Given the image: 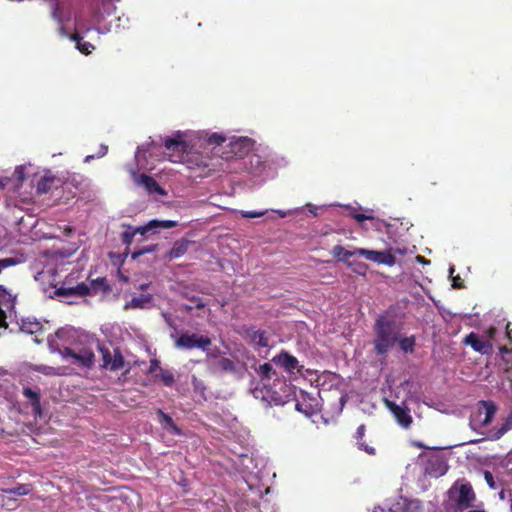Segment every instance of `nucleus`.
<instances>
[{
    "label": "nucleus",
    "mask_w": 512,
    "mask_h": 512,
    "mask_svg": "<svg viewBox=\"0 0 512 512\" xmlns=\"http://www.w3.org/2000/svg\"><path fill=\"white\" fill-rule=\"evenodd\" d=\"M484 476H485V480L487 481V483H488L491 487H493V485H494V480H493V476H492V474H491L489 471H486V472H485V474H484Z\"/></svg>",
    "instance_id": "a19ab883"
},
{
    "label": "nucleus",
    "mask_w": 512,
    "mask_h": 512,
    "mask_svg": "<svg viewBox=\"0 0 512 512\" xmlns=\"http://www.w3.org/2000/svg\"><path fill=\"white\" fill-rule=\"evenodd\" d=\"M155 377L160 378L166 386H172L174 383V375L168 370L160 369V372Z\"/></svg>",
    "instance_id": "72a5a7b5"
},
{
    "label": "nucleus",
    "mask_w": 512,
    "mask_h": 512,
    "mask_svg": "<svg viewBox=\"0 0 512 512\" xmlns=\"http://www.w3.org/2000/svg\"><path fill=\"white\" fill-rule=\"evenodd\" d=\"M399 348L404 353H413L414 347L416 345V338L414 335L408 337L399 336V340L397 341Z\"/></svg>",
    "instance_id": "b1692460"
},
{
    "label": "nucleus",
    "mask_w": 512,
    "mask_h": 512,
    "mask_svg": "<svg viewBox=\"0 0 512 512\" xmlns=\"http://www.w3.org/2000/svg\"><path fill=\"white\" fill-rule=\"evenodd\" d=\"M177 225V222L171 220H151L145 226H141L138 228H132L128 226L127 230L124 231L121 235L122 242L126 245H130L133 242V238L136 234L144 235L148 231H158L160 229H170Z\"/></svg>",
    "instance_id": "39448f33"
},
{
    "label": "nucleus",
    "mask_w": 512,
    "mask_h": 512,
    "mask_svg": "<svg viewBox=\"0 0 512 512\" xmlns=\"http://www.w3.org/2000/svg\"><path fill=\"white\" fill-rule=\"evenodd\" d=\"M188 134L177 131L173 137H167L164 140V146L167 150L166 157L173 163H179L184 160V154L190 152L194 148L192 139L187 140Z\"/></svg>",
    "instance_id": "7ed1b4c3"
},
{
    "label": "nucleus",
    "mask_w": 512,
    "mask_h": 512,
    "mask_svg": "<svg viewBox=\"0 0 512 512\" xmlns=\"http://www.w3.org/2000/svg\"><path fill=\"white\" fill-rule=\"evenodd\" d=\"M5 318V313L3 312V310L0 309V327L5 324Z\"/></svg>",
    "instance_id": "37998d69"
},
{
    "label": "nucleus",
    "mask_w": 512,
    "mask_h": 512,
    "mask_svg": "<svg viewBox=\"0 0 512 512\" xmlns=\"http://www.w3.org/2000/svg\"><path fill=\"white\" fill-rule=\"evenodd\" d=\"M198 138L199 141H205L207 142L208 144H215V145H219L222 141H224V138L221 136V135H218L216 133L208 136L207 133H197L195 134Z\"/></svg>",
    "instance_id": "cd10ccee"
},
{
    "label": "nucleus",
    "mask_w": 512,
    "mask_h": 512,
    "mask_svg": "<svg viewBox=\"0 0 512 512\" xmlns=\"http://www.w3.org/2000/svg\"><path fill=\"white\" fill-rule=\"evenodd\" d=\"M202 306H203V304H201V303L197 304V307H202Z\"/></svg>",
    "instance_id": "864d4df0"
},
{
    "label": "nucleus",
    "mask_w": 512,
    "mask_h": 512,
    "mask_svg": "<svg viewBox=\"0 0 512 512\" xmlns=\"http://www.w3.org/2000/svg\"><path fill=\"white\" fill-rule=\"evenodd\" d=\"M51 15L59 23V34L62 37H69L71 34L67 31L66 24L71 20L72 15L70 12L64 13L58 4L52 0L51 2Z\"/></svg>",
    "instance_id": "2eb2a0df"
},
{
    "label": "nucleus",
    "mask_w": 512,
    "mask_h": 512,
    "mask_svg": "<svg viewBox=\"0 0 512 512\" xmlns=\"http://www.w3.org/2000/svg\"><path fill=\"white\" fill-rule=\"evenodd\" d=\"M450 498L455 502L456 510L463 511L473 505L476 495L470 483L456 482L449 490Z\"/></svg>",
    "instance_id": "20e7f679"
},
{
    "label": "nucleus",
    "mask_w": 512,
    "mask_h": 512,
    "mask_svg": "<svg viewBox=\"0 0 512 512\" xmlns=\"http://www.w3.org/2000/svg\"><path fill=\"white\" fill-rule=\"evenodd\" d=\"M132 178L138 186L143 187L149 194H166L163 188H161L160 185L152 177L146 174L139 175L135 171H132Z\"/></svg>",
    "instance_id": "4468645a"
},
{
    "label": "nucleus",
    "mask_w": 512,
    "mask_h": 512,
    "mask_svg": "<svg viewBox=\"0 0 512 512\" xmlns=\"http://www.w3.org/2000/svg\"><path fill=\"white\" fill-rule=\"evenodd\" d=\"M31 491H32V486L30 484H19L16 487L3 490V492L6 494H14L17 496L27 495Z\"/></svg>",
    "instance_id": "bb28decb"
},
{
    "label": "nucleus",
    "mask_w": 512,
    "mask_h": 512,
    "mask_svg": "<svg viewBox=\"0 0 512 512\" xmlns=\"http://www.w3.org/2000/svg\"><path fill=\"white\" fill-rule=\"evenodd\" d=\"M265 213H266V211H261V212L248 211V212H243L242 215L245 218H258V217L263 216Z\"/></svg>",
    "instance_id": "4c0bfd02"
},
{
    "label": "nucleus",
    "mask_w": 512,
    "mask_h": 512,
    "mask_svg": "<svg viewBox=\"0 0 512 512\" xmlns=\"http://www.w3.org/2000/svg\"><path fill=\"white\" fill-rule=\"evenodd\" d=\"M509 429L508 424H504L496 433V438H500Z\"/></svg>",
    "instance_id": "ea45409f"
},
{
    "label": "nucleus",
    "mask_w": 512,
    "mask_h": 512,
    "mask_svg": "<svg viewBox=\"0 0 512 512\" xmlns=\"http://www.w3.org/2000/svg\"><path fill=\"white\" fill-rule=\"evenodd\" d=\"M160 369L162 368L159 365V361L156 359L151 360L149 373L156 375L160 372Z\"/></svg>",
    "instance_id": "c9c22d12"
},
{
    "label": "nucleus",
    "mask_w": 512,
    "mask_h": 512,
    "mask_svg": "<svg viewBox=\"0 0 512 512\" xmlns=\"http://www.w3.org/2000/svg\"><path fill=\"white\" fill-rule=\"evenodd\" d=\"M365 432H366V426L364 424H361L357 430H356V433L354 435L355 439H356V444H357V447L366 452L368 455H375L376 454V449L371 446V445H368L366 444L364 441H363V437L365 435Z\"/></svg>",
    "instance_id": "a211bd4d"
},
{
    "label": "nucleus",
    "mask_w": 512,
    "mask_h": 512,
    "mask_svg": "<svg viewBox=\"0 0 512 512\" xmlns=\"http://www.w3.org/2000/svg\"><path fill=\"white\" fill-rule=\"evenodd\" d=\"M481 403L485 408V418L483 420V424L487 425L492 421V418L496 412V408L491 402L482 401Z\"/></svg>",
    "instance_id": "c756f323"
},
{
    "label": "nucleus",
    "mask_w": 512,
    "mask_h": 512,
    "mask_svg": "<svg viewBox=\"0 0 512 512\" xmlns=\"http://www.w3.org/2000/svg\"><path fill=\"white\" fill-rule=\"evenodd\" d=\"M225 367H226V372L227 371L235 372V373H237L240 376H242L243 373L246 372V367H245V365L243 363L235 364V363H233L229 359H226Z\"/></svg>",
    "instance_id": "473e14b6"
},
{
    "label": "nucleus",
    "mask_w": 512,
    "mask_h": 512,
    "mask_svg": "<svg viewBox=\"0 0 512 512\" xmlns=\"http://www.w3.org/2000/svg\"><path fill=\"white\" fill-rule=\"evenodd\" d=\"M155 249H156V245L144 246V247L138 249L137 251L133 252L132 258L136 259L137 257H139L141 255H144V254L151 253V252L155 251Z\"/></svg>",
    "instance_id": "f704fd0d"
},
{
    "label": "nucleus",
    "mask_w": 512,
    "mask_h": 512,
    "mask_svg": "<svg viewBox=\"0 0 512 512\" xmlns=\"http://www.w3.org/2000/svg\"><path fill=\"white\" fill-rule=\"evenodd\" d=\"M42 324L37 319L25 318L22 319L20 329L28 334H35L42 330Z\"/></svg>",
    "instance_id": "aec40b11"
},
{
    "label": "nucleus",
    "mask_w": 512,
    "mask_h": 512,
    "mask_svg": "<svg viewBox=\"0 0 512 512\" xmlns=\"http://www.w3.org/2000/svg\"><path fill=\"white\" fill-rule=\"evenodd\" d=\"M227 140H229V142L226 145V156L230 154L232 157L242 159L254 149L255 141L247 136H232L226 138V141ZM227 160L228 158L226 157V161Z\"/></svg>",
    "instance_id": "0eeeda50"
},
{
    "label": "nucleus",
    "mask_w": 512,
    "mask_h": 512,
    "mask_svg": "<svg viewBox=\"0 0 512 512\" xmlns=\"http://www.w3.org/2000/svg\"><path fill=\"white\" fill-rule=\"evenodd\" d=\"M153 300L151 294H141L133 296L132 299L125 303L124 309H145L148 308Z\"/></svg>",
    "instance_id": "f3484780"
},
{
    "label": "nucleus",
    "mask_w": 512,
    "mask_h": 512,
    "mask_svg": "<svg viewBox=\"0 0 512 512\" xmlns=\"http://www.w3.org/2000/svg\"><path fill=\"white\" fill-rule=\"evenodd\" d=\"M468 512H484L482 510H471V511H468Z\"/></svg>",
    "instance_id": "603ef678"
},
{
    "label": "nucleus",
    "mask_w": 512,
    "mask_h": 512,
    "mask_svg": "<svg viewBox=\"0 0 512 512\" xmlns=\"http://www.w3.org/2000/svg\"><path fill=\"white\" fill-rule=\"evenodd\" d=\"M188 250L187 241H178L174 244L172 249L167 253L166 258L169 260L177 259L183 256Z\"/></svg>",
    "instance_id": "5701e85b"
},
{
    "label": "nucleus",
    "mask_w": 512,
    "mask_h": 512,
    "mask_svg": "<svg viewBox=\"0 0 512 512\" xmlns=\"http://www.w3.org/2000/svg\"><path fill=\"white\" fill-rule=\"evenodd\" d=\"M210 344V339L196 333H184L176 341V347L181 349H205Z\"/></svg>",
    "instance_id": "1a4fd4ad"
},
{
    "label": "nucleus",
    "mask_w": 512,
    "mask_h": 512,
    "mask_svg": "<svg viewBox=\"0 0 512 512\" xmlns=\"http://www.w3.org/2000/svg\"><path fill=\"white\" fill-rule=\"evenodd\" d=\"M358 255L365 257L367 260L378 264H385L387 266H393L396 263L394 253L403 252L398 248H390L386 251H373L365 248H357Z\"/></svg>",
    "instance_id": "6e6552de"
},
{
    "label": "nucleus",
    "mask_w": 512,
    "mask_h": 512,
    "mask_svg": "<svg viewBox=\"0 0 512 512\" xmlns=\"http://www.w3.org/2000/svg\"><path fill=\"white\" fill-rule=\"evenodd\" d=\"M272 362L281 366L289 373H293L295 370L301 372L302 366H299L297 358L285 350H281L277 355H275Z\"/></svg>",
    "instance_id": "ddd939ff"
},
{
    "label": "nucleus",
    "mask_w": 512,
    "mask_h": 512,
    "mask_svg": "<svg viewBox=\"0 0 512 512\" xmlns=\"http://www.w3.org/2000/svg\"><path fill=\"white\" fill-rule=\"evenodd\" d=\"M79 25H80V19L78 16H75L74 29L76 30V32L71 34L68 38L70 40L76 42V48L81 53L88 55L95 49V47L90 42L82 41V38L79 36V34L77 32Z\"/></svg>",
    "instance_id": "dca6fc26"
},
{
    "label": "nucleus",
    "mask_w": 512,
    "mask_h": 512,
    "mask_svg": "<svg viewBox=\"0 0 512 512\" xmlns=\"http://www.w3.org/2000/svg\"><path fill=\"white\" fill-rule=\"evenodd\" d=\"M108 151V147L106 145H101L100 151L98 153V157L104 156Z\"/></svg>",
    "instance_id": "79ce46f5"
},
{
    "label": "nucleus",
    "mask_w": 512,
    "mask_h": 512,
    "mask_svg": "<svg viewBox=\"0 0 512 512\" xmlns=\"http://www.w3.org/2000/svg\"><path fill=\"white\" fill-rule=\"evenodd\" d=\"M34 370L46 376H63L67 375V368L65 367H52L48 365H36Z\"/></svg>",
    "instance_id": "4be33fe9"
},
{
    "label": "nucleus",
    "mask_w": 512,
    "mask_h": 512,
    "mask_svg": "<svg viewBox=\"0 0 512 512\" xmlns=\"http://www.w3.org/2000/svg\"><path fill=\"white\" fill-rule=\"evenodd\" d=\"M23 395L30 401L34 409L40 408V390L24 387Z\"/></svg>",
    "instance_id": "393cba45"
},
{
    "label": "nucleus",
    "mask_w": 512,
    "mask_h": 512,
    "mask_svg": "<svg viewBox=\"0 0 512 512\" xmlns=\"http://www.w3.org/2000/svg\"><path fill=\"white\" fill-rule=\"evenodd\" d=\"M448 470V466L444 458L438 454H430L426 456L425 472L432 477L443 476Z\"/></svg>",
    "instance_id": "9d476101"
},
{
    "label": "nucleus",
    "mask_w": 512,
    "mask_h": 512,
    "mask_svg": "<svg viewBox=\"0 0 512 512\" xmlns=\"http://www.w3.org/2000/svg\"><path fill=\"white\" fill-rule=\"evenodd\" d=\"M147 287H148V285H147V284H143V285H141V286H140V288H141L142 290H143V289H146Z\"/></svg>",
    "instance_id": "8fccbe9b"
},
{
    "label": "nucleus",
    "mask_w": 512,
    "mask_h": 512,
    "mask_svg": "<svg viewBox=\"0 0 512 512\" xmlns=\"http://www.w3.org/2000/svg\"><path fill=\"white\" fill-rule=\"evenodd\" d=\"M347 210H348V215L350 217H352L353 219H355L360 224L363 223L365 220L373 219L372 215L362 214V213L358 212L357 209L354 207L348 206Z\"/></svg>",
    "instance_id": "7c9ffc66"
},
{
    "label": "nucleus",
    "mask_w": 512,
    "mask_h": 512,
    "mask_svg": "<svg viewBox=\"0 0 512 512\" xmlns=\"http://www.w3.org/2000/svg\"><path fill=\"white\" fill-rule=\"evenodd\" d=\"M98 349L102 355L103 364L102 367L111 371L125 370L129 372L130 363L124 360L121 351L117 348L110 351L109 348L98 344Z\"/></svg>",
    "instance_id": "423d86ee"
},
{
    "label": "nucleus",
    "mask_w": 512,
    "mask_h": 512,
    "mask_svg": "<svg viewBox=\"0 0 512 512\" xmlns=\"http://www.w3.org/2000/svg\"><path fill=\"white\" fill-rule=\"evenodd\" d=\"M257 373L261 376L262 379H271L272 375L275 374V371L270 363H264L259 366L257 369Z\"/></svg>",
    "instance_id": "2f4dec72"
},
{
    "label": "nucleus",
    "mask_w": 512,
    "mask_h": 512,
    "mask_svg": "<svg viewBox=\"0 0 512 512\" xmlns=\"http://www.w3.org/2000/svg\"><path fill=\"white\" fill-rule=\"evenodd\" d=\"M346 265L358 275H365L368 269V266L364 262L356 260H349Z\"/></svg>",
    "instance_id": "c85d7f7f"
},
{
    "label": "nucleus",
    "mask_w": 512,
    "mask_h": 512,
    "mask_svg": "<svg viewBox=\"0 0 512 512\" xmlns=\"http://www.w3.org/2000/svg\"><path fill=\"white\" fill-rule=\"evenodd\" d=\"M415 446H417L419 448H423L424 447V445L422 443H420V442H416Z\"/></svg>",
    "instance_id": "de8ad7c7"
},
{
    "label": "nucleus",
    "mask_w": 512,
    "mask_h": 512,
    "mask_svg": "<svg viewBox=\"0 0 512 512\" xmlns=\"http://www.w3.org/2000/svg\"><path fill=\"white\" fill-rule=\"evenodd\" d=\"M463 343L471 346V348L482 355H491L493 353V345L489 340L481 338L478 334L471 332L463 340Z\"/></svg>",
    "instance_id": "9b49d317"
},
{
    "label": "nucleus",
    "mask_w": 512,
    "mask_h": 512,
    "mask_svg": "<svg viewBox=\"0 0 512 512\" xmlns=\"http://www.w3.org/2000/svg\"><path fill=\"white\" fill-rule=\"evenodd\" d=\"M141 153H142V150L140 148H138V150L136 151V154H135V157L137 160H139Z\"/></svg>",
    "instance_id": "a18cd8bd"
},
{
    "label": "nucleus",
    "mask_w": 512,
    "mask_h": 512,
    "mask_svg": "<svg viewBox=\"0 0 512 512\" xmlns=\"http://www.w3.org/2000/svg\"><path fill=\"white\" fill-rule=\"evenodd\" d=\"M386 406L390 410V412L393 414L394 418L396 419L397 423L405 428H410L413 419L410 415V411L407 407L400 406L396 404L393 401L386 400Z\"/></svg>",
    "instance_id": "f8f14e48"
},
{
    "label": "nucleus",
    "mask_w": 512,
    "mask_h": 512,
    "mask_svg": "<svg viewBox=\"0 0 512 512\" xmlns=\"http://www.w3.org/2000/svg\"><path fill=\"white\" fill-rule=\"evenodd\" d=\"M238 457H243V456H246V454H244L243 452H240L239 454H237Z\"/></svg>",
    "instance_id": "3c124183"
},
{
    "label": "nucleus",
    "mask_w": 512,
    "mask_h": 512,
    "mask_svg": "<svg viewBox=\"0 0 512 512\" xmlns=\"http://www.w3.org/2000/svg\"><path fill=\"white\" fill-rule=\"evenodd\" d=\"M331 254L333 257H335L338 261L343 262L347 264V262L350 260L352 256L358 255L357 248L353 251H349L345 249L341 245H335L332 250Z\"/></svg>",
    "instance_id": "6ab92c4d"
},
{
    "label": "nucleus",
    "mask_w": 512,
    "mask_h": 512,
    "mask_svg": "<svg viewBox=\"0 0 512 512\" xmlns=\"http://www.w3.org/2000/svg\"><path fill=\"white\" fill-rule=\"evenodd\" d=\"M373 346L376 355H386L399 340L402 325L396 318L388 313L379 315L373 326Z\"/></svg>",
    "instance_id": "f03ea898"
},
{
    "label": "nucleus",
    "mask_w": 512,
    "mask_h": 512,
    "mask_svg": "<svg viewBox=\"0 0 512 512\" xmlns=\"http://www.w3.org/2000/svg\"><path fill=\"white\" fill-rule=\"evenodd\" d=\"M158 419L163 428L172 434H180V430L173 422L172 418L165 414L161 409L157 411Z\"/></svg>",
    "instance_id": "412c9836"
},
{
    "label": "nucleus",
    "mask_w": 512,
    "mask_h": 512,
    "mask_svg": "<svg viewBox=\"0 0 512 512\" xmlns=\"http://www.w3.org/2000/svg\"><path fill=\"white\" fill-rule=\"evenodd\" d=\"M163 317L166 321V323L169 325V326H172V320H171V317L167 314H163Z\"/></svg>",
    "instance_id": "c03bdc74"
},
{
    "label": "nucleus",
    "mask_w": 512,
    "mask_h": 512,
    "mask_svg": "<svg viewBox=\"0 0 512 512\" xmlns=\"http://www.w3.org/2000/svg\"><path fill=\"white\" fill-rule=\"evenodd\" d=\"M417 260L422 263L426 262V259L423 256H417Z\"/></svg>",
    "instance_id": "49530a36"
},
{
    "label": "nucleus",
    "mask_w": 512,
    "mask_h": 512,
    "mask_svg": "<svg viewBox=\"0 0 512 512\" xmlns=\"http://www.w3.org/2000/svg\"><path fill=\"white\" fill-rule=\"evenodd\" d=\"M251 340L254 344L260 347H268L269 346V339L266 336L265 331L262 330H255L251 334Z\"/></svg>",
    "instance_id": "a878e982"
},
{
    "label": "nucleus",
    "mask_w": 512,
    "mask_h": 512,
    "mask_svg": "<svg viewBox=\"0 0 512 512\" xmlns=\"http://www.w3.org/2000/svg\"><path fill=\"white\" fill-rule=\"evenodd\" d=\"M93 158H94V156H93V155H88V156L86 157L85 161H86V162H88L90 159H93Z\"/></svg>",
    "instance_id": "09e8293b"
},
{
    "label": "nucleus",
    "mask_w": 512,
    "mask_h": 512,
    "mask_svg": "<svg viewBox=\"0 0 512 512\" xmlns=\"http://www.w3.org/2000/svg\"><path fill=\"white\" fill-rule=\"evenodd\" d=\"M3 187H4V185L2 183H0V188H3Z\"/></svg>",
    "instance_id": "5fc2aeb1"
},
{
    "label": "nucleus",
    "mask_w": 512,
    "mask_h": 512,
    "mask_svg": "<svg viewBox=\"0 0 512 512\" xmlns=\"http://www.w3.org/2000/svg\"><path fill=\"white\" fill-rule=\"evenodd\" d=\"M82 287L81 286H77V287H73V288H69L68 290L64 289V288H59L57 289L56 293L58 295H65L67 293H70V294H73V293H78V291L81 289Z\"/></svg>",
    "instance_id": "e433bc0d"
},
{
    "label": "nucleus",
    "mask_w": 512,
    "mask_h": 512,
    "mask_svg": "<svg viewBox=\"0 0 512 512\" xmlns=\"http://www.w3.org/2000/svg\"><path fill=\"white\" fill-rule=\"evenodd\" d=\"M13 264H14V260H13V259H11V258L1 259V260H0V272H1L4 268H6V267H8V266H10V265H13Z\"/></svg>",
    "instance_id": "58836bf2"
},
{
    "label": "nucleus",
    "mask_w": 512,
    "mask_h": 512,
    "mask_svg": "<svg viewBox=\"0 0 512 512\" xmlns=\"http://www.w3.org/2000/svg\"><path fill=\"white\" fill-rule=\"evenodd\" d=\"M75 334L72 328L59 329L54 336L48 338L49 349L52 353H59L63 360L71 364L90 369L94 365V352L87 347H72Z\"/></svg>",
    "instance_id": "f257e3e1"
}]
</instances>
